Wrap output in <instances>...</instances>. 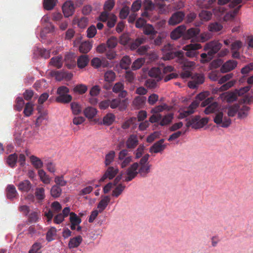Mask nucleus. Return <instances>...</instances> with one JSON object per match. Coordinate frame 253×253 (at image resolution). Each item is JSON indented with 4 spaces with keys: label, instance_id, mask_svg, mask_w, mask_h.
Returning <instances> with one entry per match:
<instances>
[{
    "label": "nucleus",
    "instance_id": "nucleus-1",
    "mask_svg": "<svg viewBox=\"0 0 253 253\" xmlns=\"http://www.w3.org/2000/svg\"><path fill=\"white\" fill-rule=\"evenodd\" d=\"M69 89L65 86L59 87L57 90L58 96L56 98V101L62 103H68L71 101L72 97L68 94Z\"/></svg>",
    "mask_w": 253,
    "mask_h": 253
},
{
    "label": "nucleus",
    "instance_id": "nucleus-2",
    "mask_svg": "<svg viewBox=\"0 0 253 253\" xmlns=\"http://www.w3.org/2000/svg\"><path fill=\"white\" fill-rule=\"evenodd\" d=\"M209 122L208 118L201 119L199 116H196L190 119L186 124L187 127H192L194 129H199L204 127Z\"/></svg>",
    "mask_w": 253,
    "mask_h": 253
},
{
    "label": "nucleus",
    "instance_id": "nucleus-3",
    "mask_svg": "<svg viewBox=\"0 0 253 253\" xmlns=\"http://www.w3.org/2000/svg\"><path fill=\"white\" fill-rule=\"evenodd\" d=\"M213 122L216 125L224 128L229 127L231 124V120L230 118L227 117H223V112L217 111L215 113Z\"/></svg>",
    "mask_w": 253,
    "mask_h": 253
},
{
    "label": "nucleus",
    "instance_id": "nucleus-4",
    "mask_svg": "<svg viewBox=\"0 0 253 253\" xmlns=\"http://www.w3.org/2000/svg\"><path fill=\"white\" fill-rule=\"evenodd\" d=\"M132 161V157L128 155L127 149L122 150L118 155V162L122 168L127 167Z\"/></svg>",
    "mask_w": 253,
    "mask_h": 253
},
{
    "label": "nucleus",
    "instance_id": "nucleus-5",
    "mask_svg": "<svg viewBox=\"0 0 253 253\" xmlns=\"http://www.w3.org/2000/svg\"><path fill=\"white\" fill-rule=\"evenodd\" d=\"M222 46V44L218 41H213L205 44L204 50L208 51L209 55L213 56L221 49Z\"/></svg>",
    "mask_w": 253,
    "mask_h": 253
},
{
    "label": "nucleus",
    "instance_id": "nucleus-6",
    "mask_svg": "<svg viewBox=\"0 0 253 253\" xmlns=\"http://www.w3.org/2000/svg\"><path fill=\"white\" fill-rule=\"evenodd\" d=\"M139 168V164L138 163H134L129 167H128L126 171L127 176L125 177L124 181L128 182L131 181L138 174V169Z\"/></svg>",
    "mask_w": 253,
    "mask_h": 253
},
{
    "label": "nucleus",
    "instance_id": "nucleus-7",
    "mask_svg": "<svg viewBox=\"0 0 253 253\" xmlns=\"http://www.w3.org/2000/svg\"><path fill=\"white\" fill-rule=\"evenodd\" d=\"M185 17L184 12L178 11L174 12L169 18L168 23L170 26H174L181 23Z\"/></svg>",
    "mask_w": 253,
    "mask_h": 253
},
{
    "label": "nucleus",
    "instance_id": "nucleus-8",
    "mask_svg": "<svg viewBox=\"0 0 253 253\" xmlns=\"http://www.w3.org/2000/svg\"><path fill=\"white\" fill-rule=\"evenodd\" d=\"M51 207L52 210H48L44 212V215L47 217L48 222L51 221L53 216V213H58L62 209L61 204L57 201L53 202L51 205Z\"/></svg>",
    "mask_w": 253,
    "mask_h": 253
},
{
    "label": "nucleus",
    "instance_id": "nucleus-9",
    "mask_svg": "<svg viewBox=\"0 0 253 253\" xmlns=\"http://www.w3.org/2000/svg\"><path fill=\"white\" fill-rule=\"evenodd\" d=\"M202 48L201 44L198 43H192L186 45L183 47V49L186 51L185 55L187 57H193L196 56V50Z\"/></svg>",
    "mask_w": 253,
    "mask_h": 253
},
{
    "label": "nucleus",
    "instance_id": "nucleus-10",
    "mask_svg": "<svg viewBox=\"0 0 253 253\" xmlns=\"http://www.w3.org/2000/svg\"><path fill=\"white\" fill-rule=\"evenodd\" d=\"M192 81H189L188 83V86L190 88H196L199 84H203L204 82V77L203 75L196 74L192 77Z\"/></svg>",
    "mask_w": 253,
    "mask_h": 253
},
{
    "label": "nucleus",
    "instance_id": "nucleus-11",
    "mask_svg": "<svg viewBox=\"0 0 253 253\" xmlns=\"http://www.w3.org/2000/svg\"><path fill=\"white\" fill-rule=\"evenodd\" d=\"M118 172L119 169L118 168H114L113 167H109L104 174L99 180V181L103 182L107 178L112 179L115 177Z\"/></svg>",
    "mask_w": 253,
    "mask_h": 253
},
{
    "label": "nucleus",
    "instance_id": "nucleus-12",
    "mask_svg": "<svg viewBox=\"0 0 253 253\" xmlns=\"http://www.w3.org/2000/svg\"><path fill=\"white\" fill-rule=\"evenodd\" d=\"M199 104L200 102L199 101L197 100L193 101L186 110H184L180 114V118H186L193 114L195 112V110L198 107Z\"/></svg>",
    "mask_w": 253,
    "mask_h": 253
},
{
    "label": "nucleus",
    "instance_id": "nucleus-13",
    "mask_svg": "<svg viewBox=\"0 0 253 253\" xmlns=\"http://www.w3.org/2000/svg\"><path fill=\"white\" fill-rule=\"evenodd\" d=\"M52 75L54 76L56 80L58 81H61L63 79L68 81L71 80L73 77V74L71 73L65 71H52Z\"/></svg>",
    "mask_w": 253,
    "mask_h": 253
},
{
    "label": "nucleus",
    "instance_id": "nucleus-14",
    "mask_svg": "<svg viewBox=\"0 0 253 253\" xmlns=\"http://www.w3.org/2000/svg\"><path fill=\"white\" fill-rule=\"evenodd\" d=\"M62 10L65 17H69L74 12V6L71 1H67L62 6Z\"/></svg>",
    "mask_w": 253,
    "mask_h": 253
},
{
    "label": "nucleus",
    "instance_id": "nucleus-15",
    "mask_svg": "<svg viewBox=\"0 0 253 253\" xmlns=\"http://www.w3.org/2000/svg\"><path fill=\"white\" fill-rule=\"evenodd\" d=\"M237 65V62L233 60H229L224 63L220 68V71L223 73L230 72L234 69Z\"/></svg>",
    "mask_w": 253,
    "mask_h": 253
},
{
    "label": "nucleus",
    "instance_id": "nucleus-16",
    "mask_svg": "<svg viewBox=\"0 0 253 253\" xmlns=\"http://www.w3.org/2000/svg\"><path fill=\"white\" fill-rule=\"evenodd\" d=\"M164 142V139H161L155 143L153 146L150 147V152L157 153L163 151L166 148V145L163 144Z\"/></svg>",
    "mask_w": 253,
    "mask_h": 253
},
{
    "label": "nucleus",
    "instance_id": "nucleus-17",
    "mask_svg": "<svg viewBox=\"0 0 253 253\" xmlns=\"http://www.w3.org/2000/svg\"><path fill=\"white\" fill-rule=\"evenodd\" d=\"M126 147L128 149L135 148L138 144V139L135 134H131L126 141Z\"/></svg>",
    "mask_w": 253,
    "mask_h": 253
},
{
    "label": "nucleus",
    "instance_id": "nucleus-18",
    "mask_svg": "<svg viewBox=\"0 0 253 253\" xmlns=\"http://www.w3.org/2000/svg\"><path fill=\"white\" fill-rule=\"evenodd\" d=\"M6 194L7 199L11 200L16 198L18 196L15 187L12 184H9L7 186Z\"/></svg>",
    "mask_w": 253,
    "mask_h": 253
},
{
    "label": "nucleus",
    "instance_id": "nucleus-19",
    "mask_svg": "<svg viewBox=\"0 0 253 253\" xmlns=\"http://www.w3.org/2000/svg\"><path fill=\"white\" fill-rule=\"evenodd\" d=\"M149 75L156 78L157 81L161 80L163 78V74L161 67L151 68L149 71Z\"/></svg>",
    "mask_w": 253,
    "mask_h": 253
},
{
    "label": "nucleus",
    "instance_id": "nucleus-20",
    "mask_svg": "<svg viewBox=\"0 0 253 253\" xmlns=\"http://www.w3.org/2000/svg\"><path fill=\"white\" fill-rule=\"evenodd\" d=\"M186 30V27L184 25H180L175 28L170 34V37L173 40H176L183 35V32Z\"/></svg>",
    "mask_w": 253,
    "mask_h": 253
},
{
    "label": "nucleus",
    "instance_id": "nucleus-21",
    "mask_svg": "<svg viewBox=\"0 0 253 253\" xmlns=\"http://www.w3.org/2000/svg\"><path fill=\"white\" fill-rule=\"evenodd\" d=\"M82 241L83 238L80 235L72 238L69 242L68 247L69 249L77 248L80 246Z\"/></svg>",
    "mask_w": 253,
    "mask_h": 253
},
{
    "label": "nucleus",
    "instance_id": "nucleus-22",
    "mask_svg": "<svg viewBox=\"0 0 253 253\" xmlns=\"http://www.w3.org/2000/svg\"><path fill=\"white\" fill-rule=\"evenodd\" d=\"M250 108L247 106L243 105L241 107L239 105V110H238V118L239 119H244L247 117Z\"/></svg>",
    "mask_w": 253,
    "mask_h": 253
},
{
    "label": "nucleus",
    "instance_id": "nucleus-23",
    "mask_svg": "<svg viewBox=\"0 0 253 253\" xmlns=\"http://www.w3.org/2000/svg\"><path fill=\"white\" fill-rule=\"evenodd\" d=\"M17 187L19 190L22 192H28L32 188V184L30 181L25 180L19 182Z\"/></svg>",
    "mask_w": 253,
    "mask_h": 253
},
{
    "label": "nucleus",
    "instance_id": "nucleus-24",
    "mask_svg": "<svg viewBox=\"0 0 253 253\" xmlns=\"http://www.w3.org/2000/svg\"><path fill=\"white\" fill-rule=\"evenodd\" d=\"M143 33L146 35L150 36V39H154V37L157 32L154 29L152 25L150 24L146 25L143 28Z\"/></svg>",
    "mask_w": 253,
    "mask_h": 253
},
{
    "label": "nucleus",
    "instance_id": "nucleus-25",
    "mask_svg": "<svg viewBox=\"0 0 253 253\" xmlns=\"http://www.w3.org/2000/svg\"><path fill=\"white\" fill-rule=\"evenodd\" d=\"M38 113L40 114L39 116L37 118L36 122V125L39 126L42 122V121L44 119V117L46 115V113L42 111L43 106L42 104H39L37 108Z\"/></svg>",
    "mask_w": 253,
    "mask_h": 253
},
{
    "label": "nucleus",
    "instance_id": "nucleus-26",
    "mask_svg": "<svg viewBox=\"0 0 253 253\" xmlns=\"http://www.w3.org/2000/svg\"><path fill=\"white\" fill-rule=\"evenodd\" d=\"M110 201V198L108 196H106L99 202L97 205V208L99 209V212H102L108 206Z\"/></svg>",
    "mask_w": 253,
    "mask_h": 253
},
{
    "label": "nucleus",
    "instance_id": "nucleus-27",
    "mask_svg": "<svg viewBox=\"0 0 253 253\" xmlns=\"http://www.w3.org/2000/svg\"><path fill=\"white\" fill-rule=\"evenodd\" d=\"M18 156L16 153L9 155L6 159L7 164L11 168H15L16 166Z\"/></svg>",
    "mask_w": 253,
    "mask_h": 253
},
{
    "label": "nucleus",
    "instance_id": "nucleus-28",
    "mask_svg": "<svg viewBox=\"0 0 253 253\" xmlns=\"http://www.w3.org/2000/svg\"><path fill=\"white\" fill-rule=\"evenodd\" d=\"M216 0H197V5L201 8H208L211 7Z\"/></svg>",
    "mask_w": 253,
    "mask_h": 253
},
{
    "label": "nucleus",
    "instance_id": "nucleus-29",
    "mask_svg": "<svg viewBox=\"0 0 253 253\" xmlns=\"http://www.w3.org/2000/svg\"><path fill=\"white\" fill-rule=\"evenodd\" d=\"M146 100V98L145 97L138 96L134 99L132 103L137 108H140L144 106Z\"/></svg>",
    "mask_w": 253,
    "mask_h": 253
},
{
    "label": "nucleus",
    "instance_id": "nucleus-30",
    "mask_svg": "<svg viewBox=\"0 0 253 253\" xmlns=\"http://www.w3.org/2000/svg\"><path fill=\"white\" fill-rule=\"evenodd\" d=\"M89 62V58L86 55H83L79 57L77 60V65L79 68L85 67Z\"/></svg>",
    "mask_w": 253,
    "mask_h": 253
},
{
    "label": "nucleus",
    "instance_id": "nucleus-31",
    "mask_svg": "<svg viewBox=\"0 0 253 253\" xmlns=\"http://www.w3.org/2000/svg\"><path fill=\"white\" fill-rule=\"evenodd\" d=\"M146 40V38L142 36L139 38H137L135 41H134L130 44V48L132 50H134L137 48H138L139 46L144 43Z\"/></svg>",
    "mask_w": 253,
    "mask_h": 253
},
{
    "label": "nucleus",
    "instance_id": "nucleus-32",
    "mask_svg": "<svg viewBox=\"0 0 253 253\" xmlns=\"http://www.w3.org/2000/svg\"><path fill=\"white\" fill-rule=\"evenodd\" d=\"M218 104L216 102H214L207 106L205 109L204 112L207 115H209L211 113H215L217 111H218Z\"/></svg>",
    "mask_w": 253,
    "mask_h": 253
},
{
    "label": "nucleus",
    "instance_id": "nucleus-33",
    "mask_svg": "<svg viewBox=\"0 0 253 253\" xmlns=\"http://www.w3.org/2000/svg\"><path fill=\"white\" fill-rule=\"evenodd\" d=\"M97 110L92 107H88L85 108L84 111L85 117L88 119L93 118L97 114Z\"/></svg>",
    "mask_w": 253,
    "mask_h": 253
},
{
    "label": "nucleus",
    "instance_id": "nucleus-34",
    "mask_svg": "<svg viewBox=\"0 0 253 253\" xmlns=\"http://www.w3.org/2000/svg\"><path fill=\"white\" fill-rule=\"evenodd\" d=\"M38 174L41 180L44 184L50 183L51 179L49 176L47 175L43 169H40L38 171Z\"/></svg>",
    "mask_w": 253,
    "mask_h": 253
},
{
    "label": "nucleus",
    "instance_id": "nucleus-35",
    "mask_svg": "<svg viewBox=\"0 0 253 253\" xmlns=\"http://www.w3.org/2000/svg\"><path fill=\"white\" fill-rule=\"evenodd\" d=\"M151 165L140 166V168L138 169V173L142 177H146L147 174L150 172Z\"/></svg>",
    "mask_w": 253,
    "mask_h": 253
},
{
    "label": "nucleus",
    "instance_id": "nucleus-36",
    "mask_svg": "<svg viewBox=\"0 0 253 253\" xmlns=\"http://www.w3.org/2000/svg\"><path fill=\"white\" fill-rule=\"evenodd\" d=\"M34 111V104L32 102H28L25 104L23 111L25 116L30 117L33 113Z\"/></svg>",
    "mask_w": 253,
    "mask_h": 253
},
{
    "label": "nucleus",
    "instance_id": "nucleus-37",
    "mask_svg": "<svg viewBox=\"0 0 253 253\" xmlns=\"http://www.w3.org/2000/svg\"><path fill=\"white\" fill-rule=\"evenodd\" d=\"M92 48V44L88 42H82L80 47L79 51L84 53L89 52Z\"/></svg>",
    "mask_w": 253,
    "mask_h": 253
},
{
    "label": "nucleus",
    "instance_id": "nucleus-38",
    "mask_svg": "<svg viewBox=\"0 0 253 253\" xmlns=\"http://www.w3.org/2000/svg\"><path fill=\"white\" fill-rule=\"evenodd\" d=\"M62 193L61 188L58 185H53L50 189V194L54 198H58Z\"/></svg>",
    "mask_w": 253,
    "mask_h": 253
},
{
    "label": "nucleus",
    "instance_id": "nucleus-39",
    "mask_svg": "<svg viewBox=\"0 0 253 253\" xmlns=\"http://www.w3.org/2000/svg\"><path fill=\"white\" fill-rule=\"evenodd\" d=\"M212 15V12L208 10H202L199 14V16L201 20L205 21L210 20L211 19Z\"/></svg>",
    "mask_w": 253,
    "mask_h": 253
},
{
    "label": "nucleus",
    "instance_id": "nucleus-40",
    "mask_svg": "<svg viewBox=\"0 0 253 253\" xmlns=\"http://www.w3.org/2000/svg\"><path fill=\"white\" fill-rule=\"evenodd\" d=\"M200 32V30L198 28H190L187 31L185 37L187 39H191L197 36Z\"/></svg>",
    "mask_w": 253,
    "mask_h": 253
},
{
    "label": "nucleus",
    "instance_id": "nucleus-41",
    "mask_svg": "<svg viewBox=\"0 0 253 253\" xmlns=\"http://www.w3.org/2000/svg\"><path fill=\"white\" fill-rule=\"evenodd\" d=\"M115 119V115L112 113L107 114L103 119L104 125L110 126L113 124Z\"/></svg>",
    "mask_w": 253,
    "mask_h": 253
},
{
    "label": "nucleus",
    "instance_id": "nucleus-42",
    "mask_svg": "<svg viewBox=\"0 0 253 253\" xmlns=\"http://www.w3.org/2000/svg\"><path fill=\"white\" fill-rule=\"evenodd\" d=\"M118 44V39L114 36L109 38L106 42V45L108 49H114Z\"/></svg>",
    "mask_w": 253,
    "mask_h": 253
},
{
    "label": "nucleus",
    "instance_id": "nucleus-43",
    "mask_svg": "<svg viewBox=\"0 0 253 253\" xmlns=\"http://www.w3.org/2000/svg\"><path fill=\"white\" fill-rule=\"evenodd\" d=\"M131 63L130 58L127 56H124L121 60L120 65L121 68L124 69H127Z\"/></svg>",
    "mask_w": 253,
    "mask_h": 253
},
{
    "label": "nucleus",
    "instance_id": "nucleus-44",
    "mask_svg": "<svg viewBox=\"0 0 253 253\" xmlns=\"http://www.w3.org/2000/svg\"><path fill=\"white\" fill-rule=\"evenodd\" d=\"M49 63L51 65L59 69L62 66V58L59 56L53 57L50 59Z\"/></svg>",
    "mask_w": 253,
    "mask_h": 253
},
{
    "label": "nucleus",
    "instance_id": "nucleus-45",
    "mask_svg": "<svg viewBox=\"0 0 253 253\" xmlns=\"http://www.w3.org/2000/svg\"><path fill=\"white\" fill-rule=\"evenodd\" d=\"M126 188V186L122 183L117 185L116 187L113 191L112 195L115 197H119L123 192Z\"/></svg>",
    "mask_w": 253,
    "mask_h": 253
},
{
    "label": "nucleus",
    "instance_id": "nucleus-46",
    "mask_svg": "<svg viewBox=\"0 0 253 253\" xmlns=\"http://www.w3.org/2000/svg\"><path fill=\"white\" fill-rule=\"evenodd\" d=\"M30 160L32 165L35 167L36 169H40L42 167L43 163L41 159L39 158L32 155L30 157Z\"/></svg>",
    "mask_w": 253,
    "mask_h": 253
},
{
    "label": "nucleus",
    "instance_id": "nucleus-47",
    "mask_svg": "<svg viewBox=\"0 0 253 253\" xmlns=\"http://www.w3.org/2000/svg\"><path fill=\"white\" fill-rule=\"evenodd\" d=\"M116 74L112 70H108L104 74V80L106 82L110 83L114 81Z\"/></svg>",
    "mask_w": 253,
    "mask_h": 253
},
{
    "label": "nucleus",
    "instance_id": "nucleus-48",
    "mask_svg": "<svg viewBox=\"0 0 253 253\" xmlns=\"http://www.w3.org/2000/svg\"><path fill=\"white\" fill-rule=\"evenodd\" d=\"M173 118V115L171 113L166 115L163 118H162L160 125L162 126H164L169 124L172 121Z\"/></svg>",
    "mask_w": 253,
    "mask_h": 253
},
{
    "label": "nucleus",
    "instance_id": "nucleus-49",
    "mask_svg": "<svg viewBox=\"0 0 253 253\" xmlns=\"http://www.w3.org/2000/svg\"><path fill=\"white\" fill-rule=\"evenodd\" d=\"M115 156L114 151H110L105 156V164L106 166L110 165L113 162Z\"/></svg>",
    "mask_w": 253,
    "mask_h": 253
},
{
    "label": "nucleus",
    "instance_id": "nucleus-50",
    "mask_svg": "<svg viewBox=\"0 0 253 253\" xmlns=\"http://www.w3.org/2000/svg\"><path fill=\"white\" fill-rule=\"evenodd\" d=\"M44 191V189L42 187L36 189L35 194L37 200L42 201L45 198Z\"/></svg>",
    "mask_w": 253,
    "mask_h": 253
},
{
    "label": "nucleus",
    "instance_id": "nucleus-51",
    "mask_svg": "<svg viewBox=\"0 0 253 253\" xmlns=\"http://www.w3.org/2000/svg\"><path fill=\"white\" fill-rule=\"evenodd\" d=\"M145 62L144 58H140L135 60L132 63L131 68L133 70H136L140 68Z\"/></svg>",
    "mask_w": 253,
    "mask_h": 253
},
{
    "label": "nucleus",
    "instance_id": "nucleus-52",
    "mask_svg": "<svg viewBox=\"0 0 253 253\" xmlns=\"http://www.w3.org/2000/svg\"><path fill=\"white\" fill-rule=\"evenodd\" d=\"M25 103L22 97H18L15 100V105H14V109L20 112L21 111L24 106Z\"/></svg>",
    "mask_w": 253,
    "mask_h": 253
},
{
    "label": "nucleus",
    "instance_id": "nucleus-53",
    "mask_svg": "<svg viewBox=\"0 0 253 253\" xmlns=\"http://www.w3.org/2000/svg\"><path fill=\"white\" fill-rule=\"evenodd\" d=\"M136 123L137 118L136 117H131L123 124L122 127L123 129H127L132 125L136 126Z\"/></svg>",
    "mask_w": 253,
    "mask_h": 253
},
{
    "label": "nucleus",
    "instance_id": "nucleus-54",
    "mask_svg": "<svg viewBox=\"0 0 253 253\" xmlns=\"http://www.w3.org/2000/svg\"><path fill=\"white\" fill-rule=\"evenodd\" d=\"M57 0H44V8L47 10L52 9L56 5Z\"/></svg>",
    "mask_w": 253,
    "mask_h": 253
},
{
    "label": "nucleus",
    "instance_id": "nucleus-55",
    "mask_svg": "<svg viewBox=\"0 0 253 253\" xmlns=\"http://www.w3.org/2000/svg\"><path fill=\"white\" fill-rule=\"evenodd\" d=\"M121 103V100L120 98L113 99L111 100H110V107L112 109H116L119 107L120 110H122L125 109V107L124 108H122V107L120 106Z\"/></svg>",
    "mask_w": 253,
    "mask_h": 253
},
{
    "label": "nucleus",
    "instance_id": "nucleus-56",
    "mask_svg": "<svg viewBox=\"0 0 253 253\" xmlns=\"http://www.w3.org/2000/svg\"><path fill=\"white\" fill-rule=\"evenodd\" d=\"M87 86L83 84H80L76 85L73 90L75 92L78 93L80 94L84 93L87 91Z\"/></svg>",
    "mask_w": 253,
    "mask_h": 253
},
{
    "label": "nucleus",
    "instance_id": "nucleus-57",
    "mask_svg": "<svg viewBox=\"0 0 253 253\" xmlns=\"http://www.w3.org/2000/svg\"><path fill=\"white\" fill-rule=\"evenodd\" d=\"M239 110V105L234 104L232 106H230L228 109L227 114L228 117H234L235 115L238 113V110Z\"/></svg>",
    "mask_w": 253,
    "mask_h": 253
},
{
    "label": "nucleus",
    "instance_id": "nucleus-58",
    "mask_svg": "<svg viewBox=\"0 0 253 253\" xmlns=\"http://www.w3.org/2000/svg\"><path fill=\"white\" fill-rule=\"evenodd\" d=\"M54 182L56 183L55 185H58L60 187L66 186L67 183V181L64 179L63 175L55 176Z\"/></svg>",
    "mask_w": 253,
    "mask_h": 253
},
{
    "label": "nucleus",
    "instance_id": "nucleus-59",
    "mask_svg": "<svg viewBox=\"0 0 253 253\" xmlns=\"http://www.w3.org/2000/svg\"><path fill=\"white\" fill-rule=\"evenodd\" d=\"M222 28V25L217 22L211 23L209 26V30L212 32H218L220 31Z\"/></svg>",
    "mask_w": 253,
    "mask_h": 253
},
{
    "label": "nucleus",
    "instance_id": "nucleus-60",
    "mask_svg": "<svg viewBox=\"0 0 253 253\" xmlns=\"http://www.w3.org/2000/svg\"><path fill=\"white\" fill-rule=\"evenodd\" d=\"M70 221L71 223L79 225L82 222V220L75 213L72 212L70 213Z\"/></svg>",
    "mask_w": 253,
    "mask_h": 253
},
{
    "label": "nucleus",
    "instance_id": "nucleus-61",
    "mask_svg": "<svg viewBox=\"0 0 253 253\" xmlns=\"http://www.w3.org/2000/svg\"><path fill=\"white\" fill-rule=\"evenodd\" d=\"M57 230L55 227H51L47 232L46 239L50 242L53 240V237L56 234Z\"/></svg>",
    "mask_w": 253,
    "mask_h": 253
},
{
    "label": "nucleus",
    "instance_id": "nucleus-62",
    "mask_svg": "<svg viewBox=\"0 0 253 253\" xmlns=\"http://www.w3.org/2000/svg\"><path fill=\"white\" fill-rule=\"evenodd\" d=\"M71 107L73 113L74 115H78L81 112V108L79 103L77 102H72L71 104Z\"/></svg>",
    "mask_w": 253,
    "mask_h": 253
},
{
    "label": "nucleus",
    "instance_id": "nucleus-63",
    "mask_svg": "<svg viewBox=\"0 0 253 253\" xmlns=\"http://www.w3.org/2000/svg\"><path fill=\"white\" fill-rule=\"evenodd\" d=\"M144 6L146 10L153 11L155 9V4L151 0H145Z\"/></svg>",
    "mask_w": 253,
    "mask_h": 253
},
{
    "label": "nucleus",
    "instance_id": "nucleus-64",
    "mask_svg": "<svg viewBox=\"0 0 253 253\" xmlns=\"http://www.w3.org/2000/svg\"><path fill=\"white\" fill-rule=\"evenodd\" d=\"M237 95L236 91L234 92H227L225 95V99L228 102H232L236 100Z\"/></svg>",
    "mask_w": 253,
    "mask_h": 253
}]
</instances>
